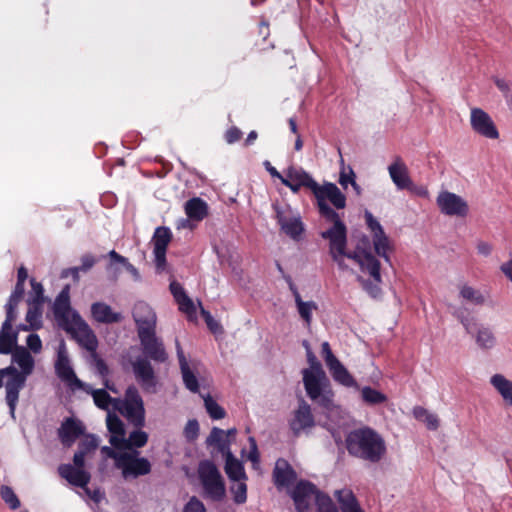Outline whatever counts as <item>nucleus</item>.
I'll list each match as a JSON object with an SVG mask.
<instances>
[{"label": "nucleus", "mask_w": 512, "mask_h": 512, "mask_svg": "<svg viewBox=\"0 0 512 512\" xmlns=\"http://www.w3.org/2000/svg\"><path fill=\"white\" fill-rule=\"evenodd\" d=\"M10 354L12 365L0 369V389L5 387V400L14 419L20 391L25 387L28 376L34 371L35 360L24 346H16Z\"/></svg>", "instance_id": "obj_1"}, {"label": "nucleus", "mask_w": 512, "mask_h": 512, "mask_svg": "<svg viewBox=\"0 0 512 512\" xmlns=\"http://www.w3.org/2000/svg\"><path fill=\"white\" fill-rule=\"evenodd\" d=\"M53 313L61 327L74 338L77 343L91 353H95L98 340L78 312L71 310L70 287L66 285L54 301Z\"/></svg>", "instance_id": "obj_2"}, {"label": "nucleus", "mask_w": 512, "mask_h": 512, "mask_svg": "<svg viewBox=\"0 0 512 512\" xmlns=\"http://www.w3.org/2000/svg\"><path fill=\"white\" fill-rule=\"evenodd\" d=\"M146 358H138L132 363L133 372L142 389L148 393L156 392L157 378L149 359L163 363L168 355L161 339L156 336V330L138 335Z\"/></svg>", "instance_id": "obj_3"}, {"label": "nucleus", "mask_w": 512, "mask_h": 512, "mask_svg": "<svg viewBox=\"0 0 512 512\" xmlns=\"http://www.w3.org/2000/svg\"><path fill=\"white\" fill-rule=\"evenodd\" d=\"M345 445L351 456L370 463L380 462L387 452L384 438L368 426L350 431L346 436Z\"/></svg>", "instance_id": "obj_4"}, {"label": "nucleus", "mask_w": 512, "mask_h": 512, "mask_svg": "<svg viewBox=\"0 0 512 512\" xmlns=\"http://www.w3.org/2000/svg\"><path fill=\"white\" fill-rule=\"evenodd\" d=\"M322 217L330 226L322 232V238L329 242V253L340 266L347 257V228L340 216L327 204L322 203Z\"/></svg>", "instance_id": "obj_5"}, {"label": "nucleus", "mask_w": 512, "mask_h": 512, "mask_svg": "<svg viewBox=\"0 0 512 512\" xmlns=\"http://www.w3.org/2000/svg\"><path fill=\"white\" fill-rule=\"evenodd\" d=\"M198 475L205 495L213 501L225 496V484L217 466L210 460L199 463Z\"/></svg>", "instance_id": "obj_6"}, {"label": "nucleus", "mask_w": 512, "mask_h": 512, "mask_svg": "<svg viewBox=\"0 0 512 512\" xmlns=\"http://www.w3.org/2000/svg\"><path fill=\"white\" fill-rule=\"evenodd\" d=\"M86 455L82 452H75L73 456V465L71 464H60L58 466V474L60 477L67 480L71 485L84 488L91 498L96 499V492L93 495L90 494L86 486L91 480V475L84 469Z\"/></svg>", "instance_id": "obj_7"}, {"label": "nucleus", "mask_w": 512, "mask_h": 512, "mask_svg": "<svg viewBox=\"0 0 512 512\" xmlns=\"http://www.w3.org/2000/svg\"><path fill=\"white\" fill-rule=\"evenodd\" d=\"M322 415H325L327 421L324 426L328 430H334L340 426L344 419V411L340 405L334 401V392L327 376L322 371Z\"/></svg>", "instance_id": "obj_8"}, {"label": "nucleus", "mask_w": 512, "mask_h": 512, "mask_svg": "<svg viewBox=\"0 0 512 512\" xmlns=\"http://www.w3.org/2000/svg\"><path fill=\"white\" fill-rule=\"evenodd\" d=\"M282 184L293 192H298L302 187L312 191L315 198V206L320 210V184H318L302 168L290 166L286 171Z\"/></svg>", "instance_id": "obj_9"}, {"label": "nucleus", "mask_w": 512, "mask_h": 512, "mask_svg": "<svg viewBox=\"0 0 512 512\" xmlns=\"http://www.w3.org/2000/svg\"><path fill=\"white\" fill-rule=\"evenodd\" d=\"M121 413L135 426L142 427L145 423V409L143 399L138 389L131 385L124 394L123 409Z\"/></svg>", "instance_id": "obj_10"}, {"label": "nucleus", "mask_w": 512, "mask_h": 512, "mask_svg": "<svg viewBox=\"0 0 512 512\" xmlns=\"http://www.w3.org/2000/svg\"><path fill=\"white\" fill-rule=\"evenodd\" d=\"M322 357L325 365L335 382L344 387H355L357 383L348 369L334 355L328 342H322Z\"/></svg>", "instance_id": "obj_11"}, {"label": "nucleus", "mask_w": 512, "mask_h": 512, "mask_svg": "<svg viewBox=\"0 0 512 512\" xmlns=\"http://www.w3.org/2000/svg\"><path fill=\"white\" fill-rule=\"evenodd\" d=\"M302 345L306 350L307 361L310 365V369L303 370L304 386L308 396L316 400L320 397V362L307 340H303Z\"/></svg>", "instance_id": "obj_12"}, {"label": "nucleus", "mask_w": 512, "mask_h": 512, "mask_svg": "<svg viewBox=\"0 0 512 512\" xmlns=\"http://www.w3.org/2000/svg\"><path fill=\"white\" fill-rule=\"evenodd\" d=\"M347 258L359 264L363 272H371L377 278L379 277L380 262L371 253V243L368 236L362 235L358 239L355 250L349 252Z\"/></svg>", "instance_id": "obj_13"}, {"label": "nucleus", "mask_w": 512, "mask_h": 512, "mask_svg": "<svg viewBox=\"0 0 512 512\" xmlns=\"http://www.w3.org/2000/svg\"><path fill=\"white\" fill-rule=\"evenodd\" d=\"M140 452L136 449L131 452H123L119 458L118 469L122 471V476L138 478L151 472V463L144 457H139Z\"/></svg>", "instance_id": "obj_14"}, {"label": "nucleus", "mask_w": 512, "mask_h": 512, "mask_svg": "<svg viewBox=\"0 0 512 512\" xmlns=\"http://www.w3.org/2000/svg\"><path fill=\"white\" fill-rule=\"evenodd\" d=\"M298 512H309L311 502L314 499L317 512H320V492L309 481L300 480L290 493Z\"/></svg>", "instance_id": "obj_15"}, {"label": "nucleus", "mask_w": 512, "mask_h": 512, "mask_svg": "<svg viewBox=\"0 0 512 512\" xmlns=\"http://www.w3.org/2000/svg\"><path fill=\"white\" fill-rule=\"evenodd\" d=\"M55 373L71 389L83 388V382L76 376L68 357L65 342L62 341L58 347L57 359L55 362Z\"/></svg>", "instance_id": "obj_16"}, {"label": "nucleus", "mask_w": 512, "mask_h": 512, "mask_svg": "<svg viewBox=\"0 0 512 512\" xmlns=\"http://www.w3.org/2000/svg\"><path fill=\"white\" fill-rule=\"evenodd\" d=\"M436 202L440 211L448 216L465 217L469 211L467 202L461 196L452 192L443 191L439 193Z\"/></svg>", "instance_id": "obj_17"}, {"label": "nucleus", "mask_w": 512, "mask_h": 512, "mask_svg": "<svg viewBox=\"0 0 512 512\" xmlns=\"http://www.w3.org/2000/svg\"><path fill=\"white\" fill-rule=\"evenodd\" d=\"M470 123L472 129L488 139H498L499 132L490 115L481 108L471 110Z\"/></svg>", "instance_id": "obj_18"}, {"label": "nucleus", "mask_w": 512, "mask_h": 512, "mask_svg": "<svg viewBox=\"0 0 512 512\" xmlns=\"http://www.w3.org/2000/svg\"><path fill=\"white\" fill-rule=\"evenodd\" d=\"M366 224L372 232L373 245L375 252L383 257L387 262L390 261L388 251L391 249L390 242L386 236L381 224L374 218L370 212L365 213Z\"/></svg>", "instance_id": "obj_19"}, {"label": "nucleus", "mask_w": 512, "mask_h": 512, "mask_svg": "<svg viewBox=\"0 0 512 512\" xmlns=\"http://www.w3.org/2000/svg\"><path fill=\"white\" fill-rule=\"evenodd\" d=\"M132 315L137 326L138 335L156 330V314L147 303L137 302L133 307Z\"/></svg>", "instance_id": "obj_20"}, {"label": "nucleus", "mask_w": 512, "mask_h": 512, "mask_svg": "<svg viewBox=\"0 0 512 512\" xmlns=\"http://www.w3.org/2000/svg\"><path fill=\"white\" fill-rule=\"evenodd\" d=\"M276 220L281 230L290 238L297 240L304 231L303 223L299 217L292 216L289 212L283 211L275 206Z\"/></svg>", "instance_id": "obj_21"}, {"label": "nucleus", "mask_w": 512, "mask_h": 512, "mask_svg": "<svg viewBox=\"0 0 512 512\" xmlns=\"http://www.w3.org/2000/svg\"><path fill=\"white\" fill-rule=\"evenodd\" d=\"M297 479V474L290 463L284 458H279L273 469V481L277 488L288 487Z\"/></svg>", "instance_id": "obj_22"}, {"label": "nucleus", "mask_w": 512, "mask_h": 512, "mask_svg": "<svg viewBox=\"0 0 512 512\" xmlns=\"http://www.w3.org/2000/svg\"><path fill=\"white\" fill-rule=\"evenodd\" d=\"M83 434V425L73 418L65 419L58 429V437L66 447H70Z\"/></svg>", "instance_id": "obj_23"}, {"label": "nucleus", "mask_w": 512, "mask_h": 512, "mask_svg": "<svg viewBox=\"0 0 512 512\" xmlns=\"http://www.w3.org/2000/svg\"><path fill=\"white\" fill-rule=\"evenodd\" d=\"M314 425V418L311 413L310 406L301 399L298 409L294 412V416L290 421V428L295 435H298L302 430L312 427Z\"/></svg>", "instance_id": "obj_24"}, {"label": "nucleus", "mask_w": 512, "mask_h": 512, "mask_svg": "<svg viewBox=\"0 0 512 512\" xmlns=\"http://www.w3.org/2000/svg\"><path fill=\"white\" fill-rule=\"evenodd\" d=\"M176 350H177V357L179 361V366L182 374V379L185 387L191 391L192 393L199 392V382L194 374V372L191 370L188 361L184 355V352L182 350V347L180 345V342L176 340Z\"/></svg>", "instance_id": "obj_25"}, {"label": "nucleus", "mask_w": 512, "mask_h": 512, "mask_svg": "<svg viewBox=\"0 0 512 512\" xmlns=\"http://www.w3.org/2000/svg\"><path fill=\"white\" fill-rule=\"evenodd\" d=\"M91 315L96 322L104 324L119 323L123 317L118 312H113L111 307L104 302H95L91 305Z\"/></svg>", "instance_id": "obj_26"}, {"label": "nucleus", "mask_w": 512, "mask_h": 512, "mask_svg": "<svg viewBox=\"0 0 512 512\" xmlns=\"http://www.w3.org/2000/svg\"><path fill=\"white\" fill-rule=\"evenodd\" d=\"M388 171L397 188L405 189L411 184L408 168L400 157H397L394 160V162L388 167Z\"/></svg>", "instance_id": "obj_27"}, {"label": "nucleus", "mask_w": 512, "mask_h": 512, "mask_svg": "<svg viewBox=\"0 0 512 512\" xmlns=\"http://www.w3.org/2000/svg\"><path fill=\"white\" fill-rule=\"evenodd\" d=\"M329 201L336 209H343L346 206V197L341 190L330 182L322 184V202Z\"/></svg>", "instance_id": "obj_28"}, {"label": "nucleus", "mask_w": 512, "mask_h": 512, "mask_svg": "<svg viewBox=\"0 0 512 512\" xmlns=\"http://www.w3.org/2000/svg\"><path fill=\"white\" fill-rule=\"evenodd\" d=\"M335 496L342 512H364L352 490H337Z\"/></svg>", "instance_id": "obj_29"}, {"label": "nucleus", "mask_w": 512, "mask_h": 512, "mask_svg": "<svg viewBox=\"0 0 512 512\" xmlns=\"http://www.w3.org/2000/svg\"><path fill=\"white\" fill-rule=\"evenodd\" d=\"M184 208L188 218L195 221H202L208 215V205L199 197L189 199Z\"/></svg>", "instance_id": "obj_30"}, {"label": "nucleus", "mask_w": 512, "mask_h": 512, "mask_svg": "<svg viewBox=\"0 0 512 512\" xmlns=\"http://www.w3.org/2000/svg\"><path fill=\"white\" fill-rule=\"evenodd\" d=\"M490 383L500 394L504 403L512 406V381L502 374H495L491 377Z\"/></svg>", "instance_id": "obj_31"}, {"label": "nucleus", "mask_w": 512, "mask_h": 512, "mask_svg": "<svg viewBox=\"0 0 512 512\" xmlns=\"http://www.w3.org/2000/svg\"><path fill=\"white\" fill-rule=\"evenodd\" d=\"M225 472L228 478L232 481H241L247 478L244 466L241 461H239L232 452L226 454L225 456Z\"/></svg>", "instance_id": "obj_32"}, {"label": "nucleus", "mask_w": 512, "mask_h": 512, "mask_svg": "<svg viewBox=\"0 0 512 512\" xmlns=\"http://www.w3.org/2000/svg\"><path fill=\"white\" fill-rule=\"evenodd\" d=\"M25 319L28 324H20L18 330L29 331L40 329L42 326V305L28 303Z\"/></svg>", "instance_id": "obj_33"}, {"label": "nucleus", "mask_w": 512, "mask_h": 512, "mask_svg": "<svg viewBox=\"0 0 512 512\" xmlns=\"http://www.w3.org/2000/svg\"><path fill=\"white\" fill-rule=\"evenodd\" d=\"M206 444L208 446H214L217 448L218 452H220L223 456L230 453V443L227 439V435L225 434V431L214 427L209 436L206 439Z\"/></svg>", "instance_id": "obj_34"}, {"label": "nucleus", "mask_w": 512, "mask_h": 512, "mask_svg": "<svg viewBox=\"0 0 512 512\" xmlns=\"http://www.w3.org/2000/svg\"><path fill=\"white\" fill-rule=\"evenodd\" d=\"M18 341V331L13 328L5 329L1 326L0 329V354L8 355L14 351Z\"/></svg>", "instance_id": "obj_35"}, {"label": "nucleus", "mask_w": 512, "mask_h": 512, "mask_svg": "<svg viewBox=\"0 0 512 512\" xmlns=\"http://www.w3.org/2000/svg\"><path fill=\"white\" fill-rule=\"evenodd\" d=\"M172 240V232L170 228L160 226L155 229L152 241L154 249L167 250L169 243Z\"/></svg>", "instance_id": "obj_36"}, {"label": "nucleus", "mask_w": 512, "mask_h": 512, "mask_svg": "<svg viewBox=\"0 0 512 512\" xmlns=\"http://www.w3.org/2000/svg\"><path fill=\"white\" fill-rule=\"evenodd\" d=\"M413 416L420 421H423L429 430H437L439 427V419L435 414L430 413L427 409L421 406L413 408Z\"/></svg>", "instance_id": "obj_37"}, {"label": "nucleus", "mask_w": 512, "mask_h": 512, "mask_svg": "<svg viewBox=\"0 0 512 512\" xmlns=\"http://www.w3.org/2000/svg\"><path fill=\"white\" fill-rule=\"evenodd\" d=\"M362 400L369 405H377L387 401V396L376 390L371 388L370 386H365L361 390Z\"/></svg>", "instance_id": "obj_38"}, {"label": "nucleus", "mask_w": 512, "mask_h": 512, "mask_svg": "<svg viewBox=\"0 0 512 512\" xmlns=\"http://www.w3.org/2000/svg\"><path fill=\"white\" fill-rule=\"evenodd\" d=\"M496 338L493 332L486 327H482L477 331L476 343L482 349H490L495 345Z\"/></svg>", "instance_id": "obj_39"}, {"label": "nucleus", "mask_w": 512, "mask_h": 512, "mask_svg": "<svg viewBox=\"0 0 512 512\" xmlns=\"http://www.w3.org/2000/svg\"><path fill=\"white\" fill-rule=\"evenodd\" d=\"M460 296L464 300H467L475 305H482L485 302V298L482 293L468 285H463L461 287Z\"/></svg>", "instance_id": "obj_40"}, {"label": "nucleus", "mask_w": 512, "mask_h": 512, "mask_svg": "<svg viewBox=\"0 0 512 512\" xmlns=\"http://www.w3.org/2000/svg\"><path fill=\"white\" fill-rule=\"evenodd\" d=\"M31 292L27 303L43 305L45 302L44 289L41 283L37 282L34 278L30 280Z\"/></svg>", "instance_id": "obj_41"}, {"label": "nucleus", "mask_w": 512, "mask_h": 512, "mask_svg": "<svg viewBox=\"0 0 512 512\" xmlns=\"http://www.w3.org/2000/svg\"><path fill=\"white\" fill-rule=\"evenodd\" d=\"M372 278L371 281L361 280L363 284V288L365 291L372 296L373 298H377L381 294L380 284L382 282L381 273L379 272V277L377 278L371 272H367Z\"/></svg>", "instance_id": "obj_42"}, {"label": "nucleus", "mask_w": 512, "mask_h": 512, "mask_svg": "<svg viewBox=\"0 0 512 512\" xmlns=\"http://www.w3.org/2000/svg\"><path fill=\"white\" fill-rule=\"evenodd\" d=\"M205 408L209 416L214 420H219L225 417V410L209 395L204 398Z\"/></svg>", "instance_id": "obj_43"}, {"label": "nucleus", "mask_w": 512, "mask_h": 512, "mask_svg": "<svg viewBox=\"0 0 512 512\" xmlns=\"http://www.w3.org/2000/svg\"><path fill=\"white\" fill-rule=\"evenodd\" d=\"M295 301L298 307V312L300 316L305 320V322L309 325L311 322V310L312 307L316 308V306L310 302H303L301 296L298 291H294Z\"/></svg>", "instance_id": "obj_44"}, {"label": "nucleus", "mask_w": 512, "mask_h": 512, "mask_svg": "<svg viewBox=\"0 0 512 512\" xmlns=\"http://www.w3.org/2000/svg\"><path fill=\"white\" fill-rule=\"evenodd\" d=\"M0 495L3 501L12 509L20 507V500L10 486L3 485L0 489Z\"/></svg>", "instance_id": "obj_45"}, {"label": "nucleus", "mask_w": 512, "mask_h": 512, "mask_svg": "<svg viewBox=\"0 0 512 512\" xmlns=\"http://www.w3.org/2000/svg\"><path fill=\"white\" fill-rule=\"evenodd\" d=\"M148 434L142 430H134L128 437L129 450L142 448L147 444Z\"/></svg>", "instance_id": "obj_46"}, {"label": "nucleus", "mask_w": 512, "mask_h": 512, "mask_svg": "<svg viewBox=\"0 0 512 512\" xmlns=\"http://www.w3.org/2000/svg\"><path fill=\"white\" fill-rule=\"evenodd\" d=\"M92 395L95 405L100 409H108L113 400L109 393L104 389L95 390Z\"/></svg>", "instance_id": "obj_47"}, {"label": "nucleus", "mask_w": 512, "mask_h": 512, "mask_svg": "<svg viewBox=\"0 0 512 512\" xmlns=\"http://www.w3.org/2000/svg\"><path fill=\"white\" fill-rule=\"evenodd\" d=\"M107 428L111 434L125 435L124 424L115 414H108Z\"/></svg>", "instance_id": "obj_48"}, {"label": "nucleus", "mask_w": 512, "mask_h": 512, "mask_svg": "<svg viewBox=\"0 0 512 512\" xmlns=\"http://www.w3.org/2000/svg\"><path fill=\"white\" fill-rule=\"evenodd\" d=\"M237 482L236 485L231 487L233 501L236 504H244L247 501V485L241 481Z\"/></svg>", "instance_id": "obj_49"}, {"label": "nucleus", "mask_w": 512, "mask_h": 512, "mask_svg": "<svg viewBox=\"0 0 512 512\" xmlns=\"http://www.w3.org/2000/svg\"><path fill=\"white\" fill-rule=\"evenodd\" d=\"M98 447V439L94 435L85 436L78 444V451L87 455L96 450Z\"/></svg>", "instance_id": "obj_50"}, {"label": "nucleus", "mask_w": 512, "mask_h": 512, "mask_svg": "<svg viewBox=\"0 0 512 512\" xmlns=\"http://www.w3.org/2000/svg\"><path fill=\"white\" fill-rule=\"evenodd\" d=\"M18 304L19 303L8 300V302L5 306L6 307V319L2 323V326H4L5 329L13 328V322L17 318L16 308H17Z\"/></svg>", "instance_id": "obj_51"}, {"label": "nucleus", "mask_w": 512, "mask_h": 512, "mask_svg": "<svg viewBox=\"0 0 512 512\" xmlns=\"http://www.w3.org/2000/svg\"><path fill=\"white\" fill-rule=\"evenodd\" d=\"M199 434V423L196 419L189 420L184 428V436L187 441H194Z\"/></svg>", "instance_id": "obj_52"}, {"label": "nucleus", "mask_w": 512, "mask_h": 512, "mask_svg": "<svg viewBox=\"0 0 512 512\" xmlns=\"http://www.w3.org/2000/svg\"><path fill=\"white\" fill-rule=\"evenodd\" d=\"M27 349L37 354L42 350V341L38 334L32 333L26 339Z\"/></svg>", "instance_id": "obj_53"}, {"label": "nucleus", "mask_w": 512, "mask_h": 512, "mask_svg": "<svg viewBox=\"0 0 512 512\" xmlns=\"http://www.w3.org/2000/svg\"><path fill=\"white\" fill-rule=\"evenodd\" d=\"M109 442L116 449L129 450L128 439L125 438V435L111 434Z\"/></svg>", "instance_id": "obj_54"}, {"label": "nucleus", "mask_w": 512, "mask_h": 512, "mask_svg": "<svg viewBox=\"0 0 512 512\" xmlns=\"http://www.w3.org/2000/svg\"><path fill=\"white\" fill-rule=\"evenodd\" d=\"M183 512H206L204 504L195 496L185 505Z\"/></svg>", "instance_id": "obj_55"}, {"label": "nucleus", "mask_w": 512, "mask_h": 512, "mask_svg": "<svg viewBox=\"0 0 512 512\" xmlns=\"http://www.w3.org/2000/svg\"><path fill=\"white\" fill-rule=\"evenodd\" d=\"M177 304L179 305V309L188 316H192L196 313L195 305L189 296L179 300Z\"/></svg>", "instance_id": "obj_56"}, {"label": "nucleus", "mask_w": 512, "mask_h": 512, "mask_svg": "<svg viewBox=\"0 0 512 512\" xmlns=\"http://www.w3.org/2000/svg\"><path fill=\"white\" fill-rule=\"evenodd\" d=\"M242 137V131L236 127H230L224 134V139L228 144H233L239 141Z\"/></svg>", "instance_id": "obj_57"}, {"label": "nucleus", "mask_w": 512, "mask_h": 512, "mask_svg": "<svg viewBox=\"0 0 512 512\" xmlns=\"http://www.w3.org/2000/svg\"><path fill=\"white\" fill-rule=\"evenodd\" d=\"M166 252L167 250L153 249L155 256V266L158 271H163L166 266Z\"/></svg>", "instance_id": "obj_58"}, {"label": "nucleus", "mask_w": 512, "mask_h": 512, "mask_svg": "<svg viewBox=\"0 0 512 512\" xmlns=\"http://www.w3.org/2000/svg\"><path fill=\"white\" fill-rule=\"evenodd\" d=\"M25 293V283L16 282L14 290L9 297V301L20 303Z\"/></svg>", "instance_id": "obj_59"}, {"label": "nucleus", "mask_w": 512, "mask_h": 512, "mask_svg": "<svg viewBox=\"0 0 512 512\" xmlns=\"http://www.w3.org/2000/svg\"><path fill=\"white\" fill-rule=\"evenodd\" d=\"M248 441L250 444V451L248 454V459L252 463H258L260 455H259V451H258V447H257V442H256L255 438L252 436L248 438Z\"/></svg>", "instance_id": "obj_60"}, {"label": "nucleus", "mask_w": 512, "mask_h": 512, "mask_svg": "<svg viewBox=\"0 0 512 512\" xmlns=\"http://www.w3.org/2000/svg\"><path fill=\"white\" fill-rule=\"evenodd\" d=\"M170 291L173 297L175 298L176 302L188 296L184 288L177 282H172L170 284Z\"/></svg>", "instance_id": "obj_61"}, {"label": "nucleus", "mask_w": 512, "mask_h": 512, "mask_svg": "<svg viewBox=\"0 0 512 512\" xmlns=\"http://www.w3.org/2000/svg\"><path fill=\"white\" fill-rule=\"evenodd\" d=\"M95 262V258L92 255L86 254L82 256L81 266L79 268L81 269V271L87 272L94 266Z\"/></svg>", "instance_id": "obj_62"}, {"label": "nucleus", "mask_w": 512, "mask_h": 512, "mask_svg": "<svg viewBox=\"0 0 512 512\" xmlns=\"http://www.w3.org/2000/svg\"><path fill=\"white\" fill-rule=\"evenodd\" d=\"M405 189L417 196H420V197L428 196L427 188L424 186H419V185L414 184L412 180H411V184L408 187H406Z\"/></svg>", "instance_id": "obj_63"}, {"label": "nucleus", "mask_w": 512, "mask_h": 512, "mask_svg": "<svg viewBox=\"0 0 512 512\" xmlns=\"http://www.w3.org/2000/svg\"><path fill=\"white\" fill-rule=\"evenodd\" d=\"M322 512H338L329 496L322 493Z\"/></svg>", "instance_id": "obj_64"}]
</instances>
